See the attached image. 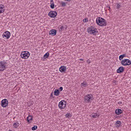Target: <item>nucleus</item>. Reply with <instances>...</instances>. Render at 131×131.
<instances>
[{"mask_svg": "<svg viewBox=\"0 0 131 131\" xmlns=\"http://www.w3.org/2000/svg\"><path fill=\"white\" fill-rule=\"evenodd\" d=\"M83 22H84V23H88L89 22V19L85 18L83 19Z\"/></svg>", "mask_w": 131, "mask_h": 131, "instance_id": "c85d7f7f", "label": "nucleus"}, {"mask_svg": "<svg viewBox=\"0 0 131 131\" xmlns=\"http://www.w3.org/2000/svg\"><path fill=\"white\" fill-rule=\"evenodd\" d=\"M124 57H125V54H122L119 56V59L120 60V61H121V60H122V59H123V58H124Z\"/></svg>", "mask_w": 131, "mask_h": 131, "instance_id": "b1692460", "label": "nucleus"}, {"mask_svg": "<svg viewBox=\"0 0 131 131\" xmlns=\"http://www.w3.org/2000/svg\"><path fill=\"white\" fill-rule=\"evenodd\" d=\"M37 129V126L34 125L33 127H32V130H35V129Z\"/></svg>", "mask_w": 131, "mask_h": 131, "instance_id": "bb28decb", "label": "nucleus"}, {"mask_svg": "<svg viewBox=\"0 0 131 131\" xmlns=\"http://www.w3.org/2000/svg\"><path fill=\"white\" fill-rule=\"evenodd\" d=\"M11 36V33L10 32L7 31H5L3 34H2V37L3 38H4V39H9Z\"/></svg>", "mask_w": 131, "mask_h": 131, "instance_id": "6e6552de", "label": "nucleus"}, {"mask_svg": "<svg viewBox=\"0 0 131 131\" xmlns=\"http://www.w3.org/2000/svg\"><path fill=\"white\" fill-rule=\"evenodd\" d=\"M88 83L86 81H83L81 83L80 86L82 88V89H83V88H86L88 86Z\"/></svg>", "mask_w": 131, "mask_h": 131, "instance_id": "dca6fc26", "label": "nucleus"}, {"mask_svg": "<svg viewBox=\"0 0 131 131\" xmlns=\"http://www.w3.org/2000/svg\"><path fill=\"white\" fill-rule=\"evenodd\" d=\"M59 90H60V91H63V87H62V86L60 87Z\"/></svg>", "mask_w": 131, "mask_h": 131, "instance_id": "2f4dec72", "label": "nucleus"}, {"mask_svg": "<svg viewBox=\"0 0 131 131\" xmlns=\"http://www.w3.org/2000/svg\"><path fill=\"white\" fill-rule=\"evenodd\" d=\"M108 10H111V8L109 7Z\"/></svg>", "mask_w": 131, "mask_h": 131, "instance_id": "f704fd0d", "label": "nucleus"}, {"mask_svg": "<svg viewBox=\"0 0 131 131\" xmlns=\"http://www.w3.org/2000/svg\"><path fill=\"white\" fill-rule=\"evenodd\" d=\"M67 105V102L65 100H61L58 103V107L59 109H65Z\"/></svg>", "mask_w": 131, "mask_h": 131, "instance_id": "39448f33", "label": "nucleus"}, {"mask_svg": "<svg viewBox=\"0 0 131 131\" xmlns=\"http://www.w3.org/2000/svg\"><path fill=\"white\" fill-rule=\"evenodd\" d=\"M124 71V68L123 67H120L117 70V73H122Z\"/></svg>", "mask_w": 131, "mask_h": 131, "instance_id": "ddd939ff", "label": "nucleus"}, {"mask_svg": "<svg viewBox=\"0 0 131 131\" xmlns=\"http://www.w3.org/2000/svg\"><path fill=\"white\" fill-rule=\"evenodd\" d=\"M54 96H59V95H60V91L57 89L54 90Z\"/></svg>", "mask_w": 131, "mask_h": 131, "instance_id": "412c9836", "label": "nucleus"}, {"mask_svg": "<svg viewBox=\"0 0 131 131\" xmlns=\"http://www.w3.org/2000/svg\"><path fill=\"white\" fill-rule=\"evenodd\" d=\"M79 61H83V59H81H81H79Z\"/></svg>", "mask_w": 131, "mask_h": 131, "instance_id": "473e14b6", "label": "nucleus"}, {"mask_svg": "<svg viewBox=\"0 0 131 131\" xmlns=\"http://www.w3.org/2000/svg\"><path fill=\"white\" fill-rule=\"evenodd\" d=\"M94 100V96L92 94H88L84 97V103H91Z\"/></svg>", "mask_w": 131, "mask_h": 131, "instance_id": "7ed1b4c3", "label": "nucleus"}, {"mask_svg": "<svg viewBox=\"0 0 131 131\" xmlns=\"http://www.w3.org/2000/svg\"><path fill=\"white\" fill-rule=\"evenodd\" d=\"M5 12V6L0 5V14H3Z\"/></svg>", "mask_w": 131, "mask_h": 131, "instance_id": "f3484780", "label": "nucleus"}, {"mask_svg": "<svg viewBox=\"0 0 131 131\" xmlns=\"http://www.w3.org/2000/svg\"><path fill=\"white\" fill-rule=\"evenodd\" d=\"M8 66V63L5 61L0 62V71H4Z\"/></svg>", "mask_w": 131, "mask_h": 131, "instance_id": "0eeeda50", "label": "nucleus"}, {"mask_svg": "<svg viewBox=\"0 0 131 131\" xmlns=\"http://www.w3.org/2000/svg\"><path fill=\"white\" fill-rule=\"evenodd\" d=\"M116 7L117 9L118 10V9H120V8H121V5H120L118 3H117L116 4Z\"/></svg>", "mask_w": 131, "mask_h": 131, "instance_id": "393cba45", "label": "nucleus"}, {"mask_svg": "<svg viewBox=\"0 0 131 131\" xmlns=\"http://www.w3.org/2000/svg\"><path fill=\"white\" fill-rule=\"evenodd\" d=\"M50 35H52V36H55L56 34H57V30L55 29H52L49 31Z\"/></svg>", "mask_w": 131, "mask_h": 131, "instance_id": "f8f14e48", "label": "nucleus"}, {"mask_svg": "<svg viewBox=\"0 0 131 131\" xmlns=\"http://www.w3.org/2000/svg\"><path fill=\"white\" fill-rule=\"evenodd\" d=\"M63 28H64V27L62 26L59 27V29H60L61 31L63 30Z\"/></svg>", "mask_w": 131, "mask_h": 131, "instance_id": "7c9ffc66", "label": "nucleus"}, {"mask_svg": "<svg viewBox=\"0 0 131 131\" xmlns=\"http://www.w3.org/2000/svg\"><path fill=\"white\" fill-rule=\"evenodd\" d=\"M49 56H50V53L49 52L46 53L44 55H43V58L44 59H47V58H49Z\"/></svg>", "mask_w": 131, "mask_h": 131, "instance_id": "5701e85b", "label": "nucleus"}, {"mask_svg": "<svg viewBox=\"0 0 131 131\" xmlns=\"http://www.w3.org/2000/svg\"><path fill=\"white\" fill-rule=\"evenodd\" d=\"M51 5L50 7L51 9H54L55 8V4H54V1L53 0H51Z\"/></svg>", "mask_w": 131, "mask_h": 131, "instance_id": "4be33fe9", "label": "nucleus"}, {"mask_svg": "<svg viewBox=\"0 0 131 131\" xmlns=\"http://www.w3.org/2000/svg\"><path fill=\"white\" fill-rule=\"evenodd\" d=\"M64 1H65L66 2H69V1H70L71 0H64Z\"/></svg>", "mask_w": 131, "mask_h": 131, "instance_id": "72a5a7b5", "label": "nucleus"}, {"mask_svg": "<svg viewBox=\"0 0 131 131\" xmlns=\"http://www.w3.org/2000/svg\"><path fill=\"white\" fill-rule=\"evenodd\" d=\"M119 104H121V102H119Z\"/></svg>", "mask_w": 131, "mask_h": 131, "instance_id": "c9c22d12", "label": "nucleus"}, {"mask_svg": "<svg viewBox=\"0 0 131 131\" xmlns=\"http://www.w3.org/2000/svg\"><path fill=\"white\" fill-rule=\"evenodd\" d=\"M121 63L123 66H129L131 64V61L128 59H124L121 60Z\"/></svg>", "mask_w": 131, "mask_h": 131, "instance_id": "423d86ee", "label": "nucleus"}, {"mask_svg": "<svg viewBox=\"0 0 131 131\" xmlns=\"http://www.w3.org/2000/svg\"><path fill=\"white\" fill-rule=\"evenodd\" d=\"M91 62L92 61L91 60H90V59H88L86 60V63H88V64H91Z\"/></svg>", "mask_w": 131, "mask_h": 131, "instance_id": "c756f323", "label": "nucleus"}, {"mask_svg": "<svg viewBox=\"0 0 131 131\" xmlns=\"http://www.w3.org/2000/svg\"><path fill=\"white\" fill-rule=\"evenodd\" d=\"M96 21L97 25L101 27H104V26L107 25V21H106V20L103 18V17H98L96 18Z\"/></svg>", "mask_w": 131, "mask_h": 131, "instance_id": "f03ea898", "label": "nucleus"}, {"mask_svg": "<svg viewBox=\"0 0 131 131\" xmlns=\"http://www.w3.org/2000/svg\"><path fill=\"white\" fill-rule=\"evenodd\" d=\"M57 12L53 11H50L48 13V16L51 18H55L57 16Z\"/></svg>", "mask_w": 131, "mask_h": 131, "instance_id": "9d476101", "label": "nucleus"}, {"mask_svg": "<svg viewBox=\"0 0 131 131\" xmlns=\"http://www.w3.org/2000/svg\"><path fill=\"white\" fill-rule=\"evenodd\" d=\"M65 116L67 118H69V117H71V114H70V113H68L67 114H66L65 115Z\"/></svg>", "mask_w": 131, "mask_h": 131, "instance_id": "a878e982", "label": "nucleus"}, {"mask_svg": "<svg viewBox=\"0 0 131 131\" xmlns=\"http://www.w3.org/2000/svg\"><path fill=\"white\" fill-rule=\"evenodd\" d=\"M33 119V117L32 116H29L27 117V121L28 123H31Z\"/></svg>", "mask_w": 131, "mask_h": 131, "instance_id": "a211bd4d", "label": "nucleus"}, {"mask_svg": "<svg viewBox=\"0 0 131 131\" xmlns=\"http://www.w3.org/2000/svg\"><path fill=\"white\" fill-rule=\"evenodd\" d=\"M115 113L117 114V115H120L121 113H122V111L121 109H117L115 111Z\"/></svg>", "mask_w": 131, "mask_h": 131, "instance_id": "6ab92c4d", "label": "nucleus"}, {"mask_svg": "<svg viewBox=\"0 0 131 131\" xmlns=\"http://www.w3.org/2000/svg\"><path fill=\"white\" fill-rule=\"evenodd\" d=\"M91 117H93V118H98V117H100V115L96 113H93L91 115Z\"/></svg>", "mask_w": 131, "mask_h": 131, "instance_id": "4468645a", "label": "nucleus"}, {"mask_svg": "<svg viewBox=\"0 0 131 131\" xmlns=\"http://www.w3.org/2000/svg\"><path fill=\"white\" fill-rule=\"evenodd\" d=\"M8 105H9V101H8V99H4L2 100L1 101L2 107H3V108H5V107L8 106Z\"/></svg>", "mask_w": 131, "mask_h": 131, "instance_id": "1a4fd4ad", "label": "nucleus"}, {"mask_svg": "<svg viewBox=\"0 0 131 131\" xmlns=\"http://www.w3.org/2000/svg\"><path fill=\"white\" fill-rule=\"evenodd\" d=\"M87 32L90 35H97L99 32L98 31V29L96 27L93 26H91L87 28Z\"/></svg>", "mask_w": 131, "mask_h": 131, "instance_id": "f257e3e1", "label": "nucleus"}, {"mask_svg": "<svg viewBox=\"0 0 131 131\" xmlns=\"http://www.w3.org/2000/svg\"><path fill=\"white\" fill-rule=\"evenodd\" d=\"M116 128H119L121 126V122L120 121H117L115 124Z\"/></svg>", "mask_w": 131, "mask_h": 131, "instance_id": "2eb2a0df", "label": "nucleus"}, {"mask_svg": "<svg viewBox=\"0 0 131 131\" xmlns=\"http://www.w3.org/2000/svg\"><path fill=\"white\" fill-rule=\"evenodd\" d=\"M67 70V68L64 66H62L59 68V71L60 72H61V73H65Z\"/></svg>", "mask_w": 131, "mask_h": 131, "instance_id": "9b49d317", "label": "nucleus"}, {"mask_svg": "<svg viewBox=\"0 0 131 131\" xmlns=\"http://www.w3.org/2000/svg\"><path fill=\"white\" fill-rule=\"evenodd\" d=\"M61 7H66V3L65 2H61Z\"/></svg>", "mask_w": 131, "mask_h": 131, "instance_id": "cd10ccee", "label": "nucleus"}, {"mask_svg": "<svg viewBox=\"0 0 131 131\" xmlns=\"http://www.w3.org/2000/svg\"><path fill=\"white\" fill-rule=\"evenodd\" d=\"M30 56V53L28 51H23L20 54V57L22 59H28Z\"/></svg>", "mask_w": 131, "mask_h": 131, "instance_id": "20e7f679", "label": "nucleus"}, {"mask_svg": "<svg viewBox=\"0 0 131 131\" xmlns=\"http://www.w3.org/2000/svg\"><path fill=\"white\" fill-rule=\"evenodd\" d=\"M19 122H16L13 124V126L14 128H17V127H19Z\"/></svg>", "mask_w": 131, "mask_h": 131, "instance_id": "aec40b11", "label": "nucleus"}]
</instances>
